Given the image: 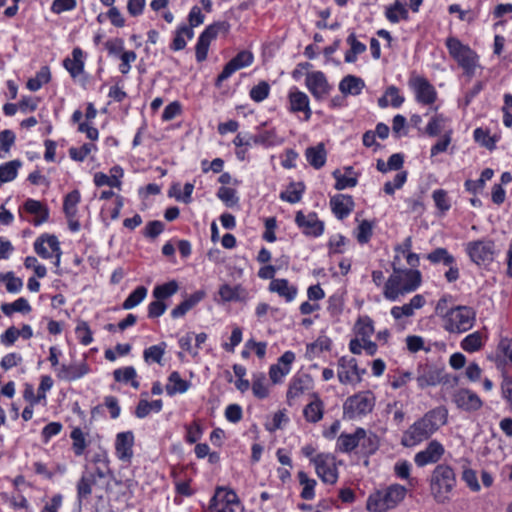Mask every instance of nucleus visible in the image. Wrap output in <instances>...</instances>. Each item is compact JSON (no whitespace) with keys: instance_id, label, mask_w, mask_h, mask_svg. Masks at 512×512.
Listing matches in <instances>:
<instances>
[{"instance_id":"nucleus-1","label":"nucleus","mask_w":512,"mask_h":512,"mask_svg":"<svg viewBox=\"0 0 512 512\" xmlns=\"http://www.w3.org/2000/svg\"><path fill=\"white\" fill-rule=\"evenodd\" d=\"M447 417V409L441 406L426 412L403 433L401 444L404 447H413L428 440L447 423Z\"/></svg>"},{"instance_id":"nucleus-2","label":"nucleus","mask_w":512,"mask_h":512,"mask_svg":"<svg viewBox=\"0 0 512 512\" xmlns=\"http://www.w3.org/2000/svg\"><path fill=\"white\" fill-rule=\"evenodd\" d=\"M421 272L416 269H399L393 267V273L389 276L384 286V297L395 301L400 295L415 291L421 284Z\"/></svg>"},{"instance_id":"nucleus-3","label":"nucleus","mask_w":512,"mask_h":512,"mask_svg":"<svg viewBox=\"0 0 512 512\" xmlns=\"http://www.w3.org/2000/svg\"><path fill=\"white\" fill-rule=\"evenodd\" d=\"M456 485V476L453 469L446 464L437 465L431 475L430 490L438 503L449 500V494Z\"/></svg>"},{"instance_id":"nucleus-4","label":"nucleus","mask_w":512,"mask_h":512,"mask_svg":"<svg viewBox=\"0 0 512 512\" xmlns=\"http://www.w3.org/2000/svg\"><path fill=\"white\" fill-rule=\"evenodd\" d=\"M406 495L404 486L394 484L383 491L371 494L367 499L366 507L370 512H385L394 508Z\"/></svg>"},{"instance_id":"nucleus-5","label":"nucleus","mask_w":512,"mask_h":512,"mask_svg":"<svg viewBox=\"0 0 512 512\" xmlns=\"http://www.w3.org/2000/svg\"><path fill=\"white\" fill-rule=\"evenodd\" d=\"M449 54L458 63L468 76H473L478 66V55L469 46L462 44L457 38L449 37L446 40Z\"/></svg>"},{"instance_id":"nucleus-6","label":"nucleus","mask_w":512,"mask_h":512,"mask_svg":"<svg viewBox=\"0 0 512 512\" xmlns=\"http://www.w3.org/2000/svg\"><path fill=\"white\" fill-rule=\"evenodd\" d=\"M475 320L476 313L473 308L459 305L452 307L442 327L449 333L461 334L470 330Z\"/></svg>"},{"instance_id":"nucleus-7","label":"nucleus","mask_w":512,"mask_h":512,"mask_svg":"<svg viewBox=\"0 0 512 512\" xmlns=\"http://www.w3.org/2000/svg\"><path fill=\"white\" fill-rule=\"evenodd\" d=\"M466 252L473 263L487 267L494 261L496 247L492 240H475L466 244Z\"/></svg>"},{"instance_id":"nucleus-8","label":"nucleus","mask_w":512,"mask_h":512,"mask_svg":"<svg viewBox=\"0 0 512 512\" xmlns=\"http://www.w3.org/2000/svg\"><path fill=\"white\" fill-rule=\"evenodd\" d=\"M374 407V397L371 392H361L350 396L343 405L344 415L349 419L366 415L372 411Z\"/></svg>"},{"instance_id":"nucleus-9","label":"nucleus","mask_w":512,"mask_h":512,"mask_svg":"<svg viewBox=\"0 0 512 512\" xmlns=\"http://www.w3.org/2000/svg\"><path fill=\"white\" fill-rule=\"evenodd\" d=\"M229 24L225 21L223 22H215L205 28V30L200 34L196 47V60L198 62H203L207 58L208 50L210 43L213 39H215L219 32H228Z\"/></svg>"},{"instance_id":"nucleus-10","label":"nucleus","mask_w":512,"mask_h":512,"mask_svg":"<svg viewBox=\"0 0 512 512\" xmlns=\"http://www.w3.org/2000/svg\"><path fill=\"white\" fill-rule=\"evenodd\" d=\"M447 381L444 368L428 363L417 366L416 382L419 388L424 389L429 386L446 383Z\"/></svg>"},{"instance_id":"nucleus-11","label":"nucleus","mask_w":512,"mask_h":512,"mask_svg":"<svg viewBox=\"0 0 512 512\" xmlns=\"http://www.w3.org/2000/svg\"><path fill=\"white\" fill-rule=\"evenodd\" d=\"M318 477L327 484H335L338 479V471L335 465V458L330 454L320 453L311 457Z\"/></svg>"},{"instance_id":"nucleus-12","label":"nucleus","mask_w":512,"mask_h":512,"mask_svg":"<svg viewBox=\"0 0 512 512\" xmlns=\"http://www.w3.org/2000/svg\"><path fill=\"white\" fill-rule=\"evenodd\" d=\"M35 252L42 258H51L53 255L56 260L54 265L59 267L62 251L60 243L55 235L43 234L34 242Z\"/></svg>"},{"instance_id":"nucleus-13","label":"nucleus","mask_w":512,"mask_h":512,"mask_svg":"<svg viewBox=\"0 0 512 512\" xmlns=\"http://www.w3.org/2000/svg\"><path fill=\"white\" fill-rule=\"evenodd\" d=\"M254 60L253 54L248 50L240 51L233 57L218 75L215 85L220 87L221 83L227 80L234 72L252 64Z\"/></svg>"},{"instance_id":"nucleus-14","label":"nucleus","mask_w":512,"mask_h":512,"mask_svg":"<svg viewBox=\"0 0 512 512\" xmlns=\"http://www.w3.org/2000/svg\"><path fill=\"white\" fill-rule=\"evenodd\" d=\"M295 222L307 236L318 237L324 231V223L318 219L317 214L314 212L305 215L302 211H298L295 216Z\"/></svg>"},{"instance_id":"nucleus-15","label":"nucleus","mask_w":512,"mask_h":512,"mask_svg":"<svg viewBox=\"0 0 512 512\" xmlns=\"http://www.w3.org/2000/svg\"><path fill=\"white\" fill-rule=\"evenodd\" d=\"M445 453L444 446L437 440H432L426 448L415 454L414 461L418 467L437 463Z\"/></svg>"},{"instance_id":"nucleus-16","label":"nucleus","mask_w":512,"mask_h":512,"mask_svg":"<svg viewBox=\"0 0 512 512\" xmlns=\"http://www.w3.org/2000/svg\"><path fill=\"white\" fill-rule=\"evenodd\" d=\"M305 82L308 90L316 99H323L331 89L325 74L321 71L307 73Z\"/></svg>"},{"instance_id":"nucleus-17","label":"nucleus","mask_w":512,"mask_h":512,"mask_svg":"<svg viewBox=\"0 0 512 512\" xmlns=\"http://www.w3.org/2000/svg\"><path fill=\"white\" fill-rule=\"evenodd\" d=\"M453 401L459 409L467 412L479 410L483 403L479 396L469 389H459L453 395Z\"/></svg>"},{"instance_id":"nucleus-18","label":"nucleus","mask_w":512,"mask_h":512,"mask_svg":"<svg viewBox=\"0 0 512 512\" xmlns=\"http://www.w3.org/2000/svg\"><path fill=\"white\" fill-rule=\"evenodd\" d=\"M89 367L85 361L62 364L57 368V378L62 381L72 382L85 376Z\"/></svg>"},{"instance_id":"nucleus-19","label":"nucleus","mask_w":512,"mask_h":512,"mask_svg":"<svg viewBox=\"0 0 512 512\" xmlns=\"http://www.w3.org/2000/svg\"><path fill=\"white\" fill-rule=\"evenodd\" d=\"M134 435L131 431L118 433L115 441L117 457L121 461L130 462L133 457Z\"/></svg>"},{"instance_id":"nucleus-20","label":"nucleus","mask_w":512,"mask_h":512,"mask_svg":"<svg viewBox=\"0 0 512 512\" xmlns=\"http://www.w3.org/2000/svg\"><path fill=\"white\" fill-rule=\"evenodd\" d=\"M313 380L308 374L296 375L290 381L288 391H287V400L289 405H291V400L299 397L305 391H308L312 388Z\"/></svg>"},{"instance_id":"nucleus-21","label":"nucleus","mask_w":512,"mask_h":512,"mask_svg":"<svg viewBox=\"0 0 512 512\" xmlns=\"http://www.w3.org/2000/svg\"><path fill=\"white\" fill-rule=\"evenodd\" d=\"M413 85L416 93V99L418 102L425 105H430L435 102V88L425 78H416L414 80Z\"/></svg>"},{"instance_id":"nucleus-22","label":"nucleus","mask_w":512,"mask_h":512,"mask_svg":"<svg viewBox=\"0 0 512 512\" xmlns=\"http://www.w3.org/2000/svg\"><path fill=\"white\" fill-rule=\"evenodd\" d=\"M330 207L332 212L338 219H344L353 210V198L349 195L337 194L330 199Z\"/></svg>"},{"instance_id":"nucleus-23","label":"nucleus","mask_w":512,"mask_h":512,"mask_svg":"<svg viewBox=\"0 0 512 512\" xmlns=\"http://www.w3.org/2000/svg\"><path fill=\"white\" fill-rule=\"evenodd\" d=\"M288 98L290 111L293 113L303 112L304 119L308 121L312 115L308 96L304 92L297 90L290 92Z\"/></svg>"},{"instance_id":"nucleus-24","label":"nucleus","mask_w":512,"mask_h":512,"mask_svg":"<svg viewBox=\"0 0 512 512\" xmlns=\"http://www.w3.org/2000/svg\"><path fill=\"white\" fill-rule=\"evenodd\" d=\"M312 401L304 407L303 414L310 423H317L323 418L324 403L317 393L311 394Z\"/></svg>"},{"instance_id":"nucleus-25","label":"nucleus","mask_w":512,"mask_h":512,"mask_svg":"<svg viewBox=\"0 0 512 512\" xmlns=\"http://www.w3.org/2000/svg\"><path fill=\"white\" fill-rule=\"evenodd\" d=\"M363 436V428H357L352 434L341 433L337 439V449L343 453H350L359 446V437Z\"/></svg>"},{"instance_id":"nucleus-26","label":"nucleus","mask_w":512,"mask_h":512,"mask_svg":"<svg viewBox=\"0 0 512 512\" xmlns=\"http://www.w3.org/2000/svg\"><path fill=\"white\" fill-rule=\"evenodd\" d=\"M24 209L28 213L36 216L35 219L32 221V223L35 226L41 225L42 223L46 222L49 218L48 208L40 201L28 199L24 203Z\"/></svg>"},{"instance_id":"nucleus-27","label":"nucleus","mask_w":512,"mask_h":512,"mask_svg":"<svg viewBox=\"0 0 512 512\" xmlns=\"http://www.w3.org/2000/svg\"><path fill=\"white\" fill-rule=\"evenodd\" d=\"M326 155L327 153L324 143H319L316 146L308 147L305 151L307 161L315 169H320L325 165Z\"/></svg>"},{"instance_id":"nucleus-28","label":"nucleus","mask_w":512,"mask_h":512,"mask_svg":"<svg viewBox=\"0 0 512 512\" xmlns=\"http://www.w3.org/2000/svg\"><path fill=\"white\" fill-rule=\"evenodd\" d=\"M269 290L278 293L279 296L285 298L288 302L292 301L297 294V288L290 286L287 279H273L270 282Z\"/></svg>"},{"instance_id":"nucleus-29","label":"nucleus","mask_w":512,"mask_h":512,"mask_svg":"<svg viewBox=\"0 0 512 512\" xmlns=\"http://www.w3.org/2000/svg\"><path fill=\"white\" fill-rule=\"evenodd\" d=\"M73 58H66L63 61L64 67L68 70L70 75L75 78L83 72V52L80 48H74L72 51Z\"/></svg>"},{"instance_id":"nucleus-30","label":"nucleus","mask_w":512,"mask_h":512,"mask_svg":"<svg viewBox=\"0 0 512 512\" xmlns=\"http://www.w3.org/2000/svg\"><path fill=\"white\" fill-rule=\"evenodd\" d=\"M364 86L365 83L361 78L354 75H347L341 80L339 90L345 95H359Z\"/></svg>"},{"instance_id":"nucleus-31","label":"nucleus","mask_w":512,"mask_h":512,"mask_svg":"<svg viewBox=\"0 0 512 512\" xmlns=\"http://www.w3.org/2000/svg\"><path fill=\"white\" fill-rule=\"evenodd\" d=\"M189 387L190 383L183 380L179 372L174 371L169 375L165 389L168 395L173 396L177 393H185Z\"/></svg>"},{"instance_id":"nucleus-32","label":"nucleus","mask_w":512,"mask_h":512,"mask_svg":"<svg viewBox=\"0 0 512 512\" xmlns=\"http://www.w3.org/2000/svg\"><path fill=\"white\" fill-rule=\"evenodd\" d=\"M359 446L361 453L365 456L374 454L379 448V438L374 433H367L364 429V436L359 437Z\"/></svg>"},{"instance_id":"nucleus-33","label":"nucleus","mask_w":512,"mask_h":512,"mask_svg":"<svg viewBox=\"0 0 512 512\" xmlns=\"http://www.w3.org/2000/svg\"><path fill=\"white\" fill-rule=\"evenodd\" d=\"M346 41L350 45V49L345 53V62L354 63L357 56L366 51V45L359 42L354 33H351Z\"/></svg>"},{"instance_id":"nucleus-34","label":"nucleus","mask_w":512,"mask_h":512,"mask_svg":"<svg viewBox=\"0 0 512 512\" xmlns=\"http://www.w3.org/2000/svg\"><path fill=\"white\" fill-rule=\"evenodd\" d=\"M461 348L469 353L476 352L480 350L483 346V335L480 331H475L469 335H467L461 341Z\"/></svg>"},{"instance_id":"nucleus-35","label":"nucleus","mask_w":512,"mask_h":512,"mask_svg":"<svg viewBox=\"0 0 512 512\" xmlns=\"http://www.w3.org/2000/svg\"><path fill=\"white\" fill-rule=\"evenodd\" d=\"M385 16L391 23H398L401 19H408V11L402 3L396 1L386 8Z\"/></svg>"},{"instance_id":"nucleus-36","label":"nucleus","mask_w":512,"mask_h":512,"mask_svg":"<svg viewBox=\"0 0 512 512\" xmlns=\"http://www.w3.org/2000/svg\"><path fill=\"white\" fill-rule=\"evenodd\" d=\"M179 289L178 282L171 280L167 283L157 285L153 290V296L158 300H165L174 295Z\"/></svg>"},{"instance_id":"nucleus-37","label":"nucleus","mask_w":512,"mask_h":512,"mask_svg":"<svg viewBox=\"0 0 512 512\" xmlns=\"http://www.w3.org/2000/svg\"><path fill=\"white\" fill-rule=\"evenodd\" d=\"M21 166L22 163L20 160H12L0 165V179L4 183L14 180Z\"/></svg>"},{"instance_id":"nucleus-38","label":"nucleus","mask_w":512,"mask_h":512,"mask_svg":"<svg viewBox=\"0 0 512 512\" xmlns=\"http://www.w3.org/2000/svg\"><path fill=\"white\" fill-rule=\"evenodd\" d=\"M51 74L50 70L47 66H43L36 74L35 77L30 78L27 81V88L30 91H37L39 90L43 84H46L50 81Z\"/></svg>"},{"instance_id":"nucleus-39","label":"nucleus","mask_w":512,"mask_h":512,"mask_svg":"<svg viewBox=\"0 0 512 512\" xmlns=\"http://www.w3.org/2000/svg\"><path fill=\"white\" fill-rule=\"evenodd\" d=\"M96 483L94 474H84L77 484V496L79 500L87 498L92 493V486Z\"/></svg>"},{"instance_id":"nucleus-40","label":"nucleus","mask_w":512,"mask_h":512,"mask_svg":"<svg viewBox=\"0 0 512 512\" xmlns=\"http://www.w3.org/2000/svg\"><path fill=\"white\" fill-rule=\"evenodd\" d=\"M427 260H429L432 264L443 263L445 266L447 264H453L455 262V258L451 255L446 248H436L426 255Z\"/></svg>"},{"instance_id":"nucleus-41","label":"nucleus","mask_w":512,"mask_h":512,"mask_svg":"<svg viewBox=\"0 0 512 512\" xmlns=\"http://www.w3.org/2000/svg\"><path fill=\"white\" fill-rule=\"evenodd\" d=\"M80 202V193L78 190H73L65 196L63 203V210L68 218H73L77 213V204Z\"/></svg>"},{"instance_id":"nucleus-42","label":"nucleus","mask_w":512,"mask_h":512,"mask_svg":"<svg viewBox=\"0 0 512 512\" xmlns=\"http://www.w3.org/2000/svg\"><path fill=\"white\" fill-rule=\"evenodd\" d=\"M1 310L6 316H10L13 312L29 313L31 306L25 298H19L13 303H3Z\"/></svg>"},{"instance_id":"nucleus-43","label":"nucleus","mask_w":512,"mask_h":512,"mask_svg":"<svg viewBox=\"0 0 512 512\" xmlns=\"http://www.w3.org/2000/svg\"><path fill=\"white\" fill-rule=\"evenodd\" d=\"M298 479L300 484L303 486L301 497L305 500L313 499L315 496L314 488L317 484L316 480L309 478L308 475L303 471L298 473Z\"/></svg>"},{"instance_id":"nucleus-44","label":"nucleus","mask_w":512,"mask_h":512,"mask_svg":"<svg viewBox=\"0 0 512 512\" xmlns=\"http://www.w3.org/2000/svg\"><path fill=\"white\" fill-rule=\"evenodd\" d=\"M147 295V288L138 286L123 302L122 307L125 310L132 309L140 304Z\"/></svg>"},{"instance_id":"nucleus-45","label":"nucleus","mask_w":512,"mask_h":512,"mask_svg":"<svg viewBox=\"0 0 512 512\" xmlns=\"http://www.w3.org/2000/svg\"><path fill=\"white\" fill-rule=\"evenodd\" d=\"M219 488L223 489L221 496L219 497V506L225 507V509H228L229 512H234L232 506L239 505L240 503L237 494L232 489H228L222 486Z\"/></svg>"},{"instance_id":"nucleus-46","label":"nucleus","mask_w":512,"mask_h":512,"mask_svg":"<svg viewBox=\"0 0 512 512\" xmlns=\"http://www.w3.org/2000/svg\"><path fill=\"white\" fill-rule=\"evenodd\" d=\"M73 440L72 449L77 456H81L87 446L84 434L80 428H74L70 434Z\"/></svg>"},{"instance_id":"nucleus-47","label":"nucleus","mask_w":512,"mask_h":512,"mask_svg":"<svg viewBox=\"0 0 512 512\" xmlns=\"http://www.w3.org/2000/svg\"><path fill=\"white\" fill-rule=\"evenodd\" d=\"M270 93V85L266 81H261L257 85L253 86L250 90V98L255 102H262L265 100Z\"/></svg>"},{"instance_id":"nucleus-48","label":"nucleus","mask_w":512,"mask_h":512,"mask_svg":"<svg viewBox=\"0 0 512 512\" xmlns=\"http://www.w3.org/2000/svg\"><path fill=\"white\" fill-rule=\"evenodd\" d=\"M253 394L259 398L264 399L268 396L269 391L266 386V377L264 374L255 375L252 383Z\"/></svg>"},{"instance_id":"nucleus-49","label":"nucleus","mask_w":512,"mask_h":512,"mask_svg":"<svg viewBox=\"0 0 512 512\" xmlns=\"http://www.w3.org/2000/svg\"><path fill=\"white\" fill-rule=\"evenodd\" d=\"M356 329L362 341H365V338H369L374 333L373 321L367 316L360 317L356 323Z\"/></svg>"},{"instance_id":"nucleus-50","label":"nucleus","mask_w":512,"mask_h":512,"mask_svg":"<svg viewBox=\"0 0 512 512\" xmlns=\"http://www.w3.org/2000/svg\"><path fill=\"white\" fill-rule=\"evenodd\" d=\"M445 121L446 118L442 114L434 115L426 126V133L431 137L438 136L443 130Z\"/></svg>"},{"instance_id":"nucleus-51","label":"nucleus","mask_w":512,"mask_h":512,"mask_svg":"<svg viewBox=\"0 0 512 512\" xmlns=\"http://www.w3.org/2000/svg\"><path fill=\"white\" fill-rule=\"evenodd\" d=\"M193 189H194V185L192 183H186L184 185L183 194L181 195L179 185H173L169 195L174 196L177 200L188 204L191 202V195H192Z\"/></svg>"},{"instance_id":"nucleus-52","label":"nucleus","mask_w":512,"mask_h":512,"mask_svg":"<svg viewBox=\"0 0 512 512\" xmlns=\"http://www.w3.org/2000/svg\"><path fill=\"white\" fill-rule=\"evenodd\" d=\"M432 198L435 202L436 207L442 212H447L450 207V200L448 198L447 192L443 189L435 190L432 194Z\"/></svg>"},{"instance_id":"nucleus-53","label":"nucleus","mask_w":512,"mask_h":512,"mask_svg":"<svg viewBox=\"0 0 512 512\" xmlns=\"http://www.w3.org/2000/svg\"><path fill=\"white\" fill-rule=\"evenodd\" d=\"M0 279L6 283V289L10 293L19 292L23 286L22 280L15 277L12 272L0 275Z\"/></svg>"},{"instance_id":"nucleus-54","label":"nucleus","mask_w":512,"mask_h":512,"mask_svg":"<svg viewBox=\"0 0 512 512\" xmlns=\"http://www.w3.org/2000/svg\"><path fill=\"white\" fill-rule=\"evenodd\" d=\"M452 297L449 295L442 296L435 307V314L442 319V322L447 319L448 314L452 310V307L448 306V303L451 301Z\"/></svg>"},{"instance_id":"nucleus-55","label":"nucleus","mask_w":512,"mask_h":512,"mask_svg":"<svg viewBox=\"0 0 512 512\" xmlns=\"http://www.w3.org/2000/svg\"><path fill=\"white\" fill-rule=\"evenodd\" d=\"M406 179H407L406 171L397 173L394 177L393 182L388 181L384 184V188H383L384 192L389 195H392L394 193L395 189H399L404 185Z\"/></svg>"},{"instance_id":"nucleus-56","label":"nucleus","mask_w":512,"mask_h":512,"mask_svg":"<svg viewBox=\"0 0 512 512\" xmlns=\"http://www.w3.org/2000/svg\"><path fill=\"white\" fill-rule=\"evenodd\" d=\"M333 177L336 179L335 189L337 190H343L357 185L356 177L343 176L338 169L333 172Z\"/></svg>"},{"instance_id":"nucleus-57","label":"nucleus","mask_w":512,"mask_h":512,"mask_svg":"<svg viewBox=\"0 0 512 512\" xmlns=\"http://www.w3.org/2000/svg\"><path fill=\"white\" fill-rule=\"evenodd\" d=\"M165 352V344L153 345L144 351V358L146 361L152 360L156 363H160Z\"/></svg>"},{"instance_id":"nucleus-58","label":"nucleus","mask_w":512,"mask_h":512,"mask_svg":"<svg viewBox=\"0 0 512 512\" xmlns=\"http://www.w3.org/2000/svg\"><path fill=\"white\" fill-rule=\"evenodd\" d=\"M136 370L132 366L116 369L113 372L115 381L128 383L136 378Z\"/></svg>"},{"instance_id":"nucleus-59","label":"nucleus","mask_w":512,"mask_h":512,"mask_svg":"<svg viewBox=\"0 0 512 512\" xmlns=\"http://www.w3.org/2000/svg\"><path fill=\"white\" fill-rule=\"evenodd\" d=\"M217 196L221 199L227 206H233L238 202V198L236 196L235 189L228 187H220Z\"/></svg>"},{"instance_id":"nucleus-60","label":"nucleus","mask_w":512,"mask_h":512,"mask_svg":"<svg viewBox=\"0 0 512 512\" xmlns=\"http://www.w3.org/2000/svg\"><path fill=\"white\" fill-rule=\"evenodd\" d=\"M290 368L284 367L279 363L273 364L269 369V376L274 384L280 383L287 374H289Z\"/></svg>"},{"instance_id":"nucleus-61","label":"nucleus","mask_w":512,"mask_h":512,"mask_svg":"<svg viewBox=\"0 0 512 512\" xmlns=\"http://www.w3.org/2000/svg\"><path fill=\"white\" fill-rule=\"evenodd\" d=\"M15 133L12 130L6 129L1 132L0 137V150L4 151L5 153H8L11 149V147L15 143Z\"/></svg>"},{"instance_id":"nucleus-62","label":"nucleus","mask_w":512,"mask_h":512,"mask_svg":"<svg viewBox=\"0 0 512 512\" xmlns=\"http://www.w3.org/2000/svg\"><path fill=\"white\" fill-rule=\"evenodd\" d=\"M164 230V224L161 221L154 220L147 223L144 236L147 238L154 239L159 236Z\"/></svg>"},{"instance_id":"nucleus-63","label":"nucleus","mask_w":512,"mask_h":512,"mask_svg":"<svg viewBox=\"0 0 512 512\" xmlns=\"http://www.w3.org/2000/svg\"><path fill=\"white\" fill-rule=\"evenodd\" d=\"M372 235V225L369 221L364 220L360 223L357 230V240L359 243H367Z\"/></svg>"},{"instance_id":"nucleus-64","label":"nucleus","mask_w":512,"mask_h":512,"mask_svg":"<svg viewBox=\"0 0 512 512\" xmlns=\"http://www.w3.org/2000/svg\"><path fill=\"white\" fill-rule=\"evenodd\" d=\"M497 351L512 364V338L501 337L497 346Z\"/></svg>"}]
</instances>
